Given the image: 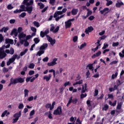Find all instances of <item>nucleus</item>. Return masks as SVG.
I'll list each match as a JSON object with an SVG mask.
<instances>
[{"label":"nucleus","instance_id":"nucleus-1","mask_svg":"<svg viewBox=\"0 0 124 124\" xmlns=\"http://www.w3.org/2000/svg\"><path fill=\"white\" fill-rule=\"evenodd\" d=\"M24 82H25V78L18 77L13 79V78H12L10 79V83L9 84L8 87H10L11 85H15L16 84H18V83L22 84L24 83Z\"/></svg>","mask_w":124,"mask_h":124},{"label":"nucleus","instance_id":"nucleus-2","mask_svg":"<svg viewBox=\"0 0 124 124\" xmlns=\"http://www.w3.org/2000/svg\"><path fill=\"white\" fill-rule=\"evenodd\" d=\"M22 115V112L19 111L18 112L16 113L14 115L13 117L15 118L13 119L12 124H16L17 122L19 120V118L21 117Z\"/></svg>","mask_w":124,"mask_h":124},{"label":"nucleus","instance_id":"nucleus-3","mask_svg":"<svg viewBox=\"0 0 124 124\" xmlns=\"http://www.w3.org/2000/svg\"><path fill=\"white\" fill-rule=\"evenodd\" d=\"M62 114V106L58 107L53 112V115H55L56 116H57L58 115L61 116Z\"/></svg>","mask_w":124,"mask_h":124},{"label":"nucleus","instance_id":"nucleus-4","mask_svg":"<svg viewBox=\"0 0 124 124\" xmlns=\"http://www.w3.org/2000/svg\"><path fill=\"white\" fill-rule=\"evenodd\" d=\"M39 76V74H36L35 75V77H27L26 78V82L27 83H29V82H31V83H32L34 80H35V78H38V77Z\"/></svg>","mask_w":124,"mask_h":124},{"label":"nucleus","instance_id":"nucleus-5","mask_svg":"<svg viewBox=\"0 0 124 124\" xmlns=\"http://www.w3.org/2000/svg\"><path fill=\"white\" fill-rule=\"evenodd\" d=\"M74 20V18L69 19L67 21H66L65 22V29L70 28L72 25V23H71V22H73Z\"/></svg>","mask_w":124,"mask_h":124},{"label":"nucleus","instance_id":"nucleus-6","mask_svg":"<svg viewBox=\"0 0 124 124\" xmlns=\"http://www.w3.org/2000/svg\"><path fill=\"white\" fill-rule=\"evenodd\" d=\"M46 38L48 42H50L52 46H54V44H56V39H53L50 36L46 35Z\"/></svg>","mask_w":124,"mask_h":124},{"label":"nucleus","instance_id":"nucleus-7","mask_svg":"<svg viewBox=\"0 0 124 124\" xmlns=\"http://www.w3.org/2000/svg\"><path fill=\"white\" fill-rule=\"evenodd\" d=\"M55 25L53 24H51L50 31H59V30H60V26H57L55 29Z\"/></svg>","mask_w":124,"mask_h":124},{"label":"nucleus","instance_id":"nucleus-8","mask_svg":"<svg viewBox=\"0 0 124 124\" xmlns=\"http://www.w3.org/2000/svg\"><path fill=\"white\" fill-rule=\"evenodd\" d=\"M57 61L58 58H54L51 62L47 63L48 66H54V65H56Z\"/></svg>","mask_w":124,"mask_h":124},{"label":"nucleus","instance_id":"nucleus-9","mask_svg":"<svg viewBox=\"0 0 124 124\" xmlns=\"http://www.w3.org/2000/svg\"><path fill=\"white\" fill-rule=\"evenodd\" d=\"M25 9V11H27L29 14H31V12H32L33 8L32 7V6H31L30 7L26 6Z\"/></svg>","mask_w":124,"mask_h":124},{"label":"nucleus","instance_id":"nucleus-10","mask_svg":"<svg viewBox=\"0 0 124 124\" xmlns=\"http://www.w3.org/2000/svg\"><path fill=\"white\" fill-rule=\"evenodd\" d=\"M7 56V54L4 51H0V60H2L3 59H4Z\"/></svg>","mask_w":124,"mask_h":124},{"label":"nucleus","instance_id":"nucleus-11","mask_svg":"<svg viewBox=\"0 0 124 124\" xmlns=\"http://www.w3.org/2000/svg\"><path fill=\"white\" fill-rule=\"evenodd\" d=\"M47 47H48V44L44 43L43 44V45L40 46L39 49L42 51H44V50H45L46 48H47Z\"/></svg>","mask_w":124,"mask_h":124},{"label":"nucleus","instance_id":"nucleus-12","mask_svg":"<svg viewBox=\"0 0 124 124\" xmlns=\"http://www.w3.org/2000/svg\"><path fill=\"white\" fill-rule=\"evenodd\" d=\"M101 55V51H98L97 53L94 54L92 56V59H95L96 57H99Z\"/></svg>","mask_w":124,"mask_h":124},{"label":"nucleus","instance_id":"nucleus-13","mask_svg":"<svg viewBox=\"0 0 124 124\" xmlns=\"http://www.w3.org/2000/svg\"><path fill=\"white\" fill-rule=\"evenodd\" d=\"M49 33V31H41L40 32V36L42 37L43 38V37H45V36L47 37V34Z\"/></svg>","mask_w":124,"mask_h":124},{"label":"nucleus","instance_id":"nucleus-14","mask_svg":"<svg viewBox=\"0 0 124 124\" xmlns=\"http://www.w3.org/2000/svg\"><path fill=\"white\" fill-rule=\"evenodd\" d=\"M51 77H52V75L49 74L48 77L45 76L43 78V79L46 80V82H49V80H50V79H51Z\"/></svg>","mask_w":124,"mask_h":124},{"label":"nucleus","instance_id":"nucleus-15","mask_svg":"<svg viewBox=\"0 0 124 124\" xmlns=\"http://www.w3.org/2000/svg\"><path fill=\"white\" fill-rule=\"evenodd\" d=\"M5 43L7 44H13V43H14V42L13 41V40H12V39H5Z\"/></svg>","mask_w":124,"mask_h":124},{"label":"nucleus","instance_id":"nucleus-16","mask_svg":"<svg viewBox=\"0 0 124 124\" xmlns=\"http://www.w3.org/2000/svg\"><path fill=\"white\" fill-rule=\"evenodd\" d=\"M87 46V43L86 42H84L83 44H81L80 46H78V48L79 50H82L83 48H85Z\"/></svg>","mask_w":124,"mask_h":124},{"label":"nucleus","instance_id":"nucleus-17","mask_svg":"<svg viewBox=\"0 0 124 124\" xmlns=\"http://www.w3.org/2000/svg\"><path fill=\"white\" fill-rule=\"evenodd\" d=\"M71 13L72 15H76L78 13V9H73Z\"/></svg>","mask_w":124,"mask_h":124},{"label":"nucleus","instance_id":"nucleus-18","mask_svg":"<svg viewBox=\"0 0 124 124\" xmlns=\"http://www.w3.org/2000/svg\"><path fill=\"white\" fill-rule=\"evenodd\" d=\"M118 74H119V73L117 71L115 72V74H113L111 76V80H114L115 78H117V77H118Z\"/></svg>","mask_w":124,"mask_h":124},{"label":"nucleus","instance_id":"nucleus-19","mask_svg":"<svg viewBox=\"0 0 124 124\" xmlns=\"http://www.w3.org/2000/svg\"><path fill=\"white\" fill-rule=\"evenodd\" d=\"M44 53H45V51L40 50V51L37 52L36 56H39V57H40V56L43 55V54H44Z\"/></svg>","mask_w":124,"mask_h":124},{"label":"nucleus","instance_id":"nucleus-20","mask_svg":"<svg viewBox=\"0 0 124 124\" xmlns=\"http://www.w3.org/2000/svg\"><path fill=\"white\" fill-rule=\"evenodd\" d=\"M93 31V28L92 26H90L86 28L85 31Z\"/></svg>","mask_w":124,"mask_h":124},{"label":"nucleus","instance_id":"nucleus-21","mask_svg":"<svg viewBox=\"0 0 124 124\" xmlns=\"http://www.w3.org/2000/svg\"><path fill=\"white\" fill-rule=\"evenodd\" d=\"M83 83V80H80L76 82V83L73 84V86H76V85H81Z\"/></svg>","mask_w":124,"mask_h":124},{"label":"nucleus","instance_id":"nucleus-22","mask_svg":"<svg viewBox=\"0 0 124 124\" xmlns=\"http://www.w3.org/2000/svg\"><path fill=\"white\" fill-rule=\"evenodd\" d=\"M73 97L72 96V102L71 103H72L73 104H77V102H78V99L77 98H74L72 99Z\"/></svg>","mask_w":124,"mask_h":124},{"label":"nucleus","instance_id":"nucleus-23","mask_svg":"<svg viewBox=\"0 0 124 124\" xmlns=\"http://www.w3.org/2000/svg\"><path fill=\"white\" fill-rule=\"evenodd\" d=\"M106 11H109V8H105L103 10L100 11L101 14H103L106 12Z\"/></svg>","mask_w":124,"mask_h":124},{"label":"nucleus","instance_id":"nucleus-24","mask_svg":"<svg viewBox=\"0 0 124 124\" xmlns=\"http://www.w3.org/2000/svg\"><path fill=\"white\" fill-rule=\"evenodd\" d=\"M6 114L7 115H9V114H10V113L9 112H8L7 110H5L1 114V118H3V117H4L5 116V115H6Z\"/></svg>","mask_w":124,"mask_h":124},{"label":"nucleus","instance_id":"nucleus-25","mask_svg":"<svg viewBox=\"0 0 124 124\" xmlns=\"http://www.w3.org/2000/svg\"><path fill=\"white\" fill-rule=\"evenodd\" d=\"M38 5L40 6V9H43L44 7H45V5H44L42 2H39L38 3Z\"/></svg>","mask_w":124,"mask_h":124},{"label":"nucleus","instance_id":"nucleus-26","mask_svg":"<svg viewBox=\"0 0 124 124\" xmlns=\"http://www.w3.org/2000/svg\"><path fill=\"white\" fill-rule=\"evenodd\" d=\"M121 5H124V3L123 2H118L116 3V7H121Z\"/></svg>","mask_w":124,"mask_h":124},{"label":"nucleus","instance_id":"nucleus-27","mask_svg":"<svg viewBox=\"0 0 124 124\" xmlns=\"http://www.w3.org/2000/svg\"><path fill=\"white\" fill-rule=\"evenodd\" d=\"M88 67L89 69H90V70H93V64L92 63L89 64L86 67V69H88Z\"/></svg>","mask_w":124,"mask_h":124},{"label":"nucleus","instance_id":"nucleus-28","mask_svg":"<svg viewBox=\"0 0 124 124\" xmlns=\"http://www.w3.org/2000/svg\"><path fill=\"white\" fill-rule=\"evenodd\" d=\"M33 41L35 44H38L40 42V40L38 38H35L33 39Z\"/></svg>","mask_w":124,"mask_h":124},{"label":"nucleus","instance_id":"nucleus-29","mask_svg":"<svg viewBox=\"0 0 124 124\" xmlns=\"http://www.w3.org/2000/svg\"><path fill=\"white\" fill-rule=\"evenodd\" d=\"M109 109V106L108 105L106 104L104 105V108H103V111L104 110V111H107Z\"/></svg>","mask_w":124,"mask_h":124},{"label":"nucleus","instance_id":"nucleus-30","mask_svg":"<svg viewBox=\"0 0 124 124\" xmlns=\"http://www.w3.org/2000/svg\"><path fill=\"white\" fill-rule=\"evenodd\" d=\"M29 96V90L28 89L24 90V96L25 97H27V96Z\"/></svg>","mask_w":124,"mask_h":124},{"label":"nucleus","instance_id":"nucleus-31","mask_svg":"<svg viewBox=\"0 0 124 124\" xmlns=\"http://www.w3.org/2000/svg\"><path fill=\"white\" fill-rule=\"evenodd\" d=\"M27 52H28V48L25 49L23 51L21 52L20 54V56L23 57V56H24V55H25Z\"/></svg>","mask_w":124,"mask_h":124},{"label":"nucleus","instance_id":"nucleus-32","mask_svg":"<svg viewBox=\"0 0 124 124\" xmlns=\"http://www.w3.org/2000/svg\"><path fill=\"white\" fill-rule=\"evenodd\" d=\"M8 30H9L8 27H4L0 30V31H7Z\"/></svg>","mask_w":124,"mask_h":124},{"label":"nucleus","instance_id":"nucleus-33","mask_svg":"<svg viewBox=\"0 0 124 124\" xmlns=\"http://www.w3.org/2000/svg\"><path fill=\"white\" fill-rule=\"evenodd\" d=\"M64 16V15H61L60 16H57V17H55V20L56 21V22H58V21L60 20V19H62V18H63V16Z\"/></svg>","mask_w":124,"mask_h":124},{"label":"nucleus","instance_id":"nucleus-34","mask_svg":"<svg viewBox=\"0 0 124 124\" xmlns=\"http://www.w3.org/2000/svg\"><path fill=\"white\" fill-rule=\"evenodd\" d=\"M20 10H21V12H23V11H26V6H25V5H21L20 6Z\"/></svg>","mask_w":124,"mask_h":124},{"label":"nucleus","instance_id":"nucleus-35","mask_svg":"<svg viewBox=\"0 0 124 124\" xmlns=\"http://www.w3.org/2000/svg\"><path fill=\"white\" fill-rule=\"evenodd\" d=\"M34 66H35V65L33 63H31L29 65V68H31V69L34 68Z\"/></svg>","mask_w":124,"mask_h":124},{"label":"nucleus","instance_id":"nucleus-36","mask_svg":"<svg viewBox=\"0 0 124 124\" xmlns=\"http://www.w3.org/2000/svg\"><path fill=\"white\" fill-rule=\"evenodd\" d=\"M55 105H56V102L54 101L52 105H51V107H50V111H52L53 109H54V108L55 107Z\"/></svg>","mask_w":124,"mask_h":124},{"label":"nucleus","instance_id":"nucleus-37","mask_svg":"<svg viewBox=\"0 0 124 124\" xmlns=\"http://www.w3.org/2000/svg\"><path fill=\"white\" fill-rule=\"evenodd\" d=\"M7 8L8 10H11V9H13L14 8V7L12 6V5L10 4L7 5Z\"/></svg>","mask_w":124,"mask_h":124},{"label":"nucleus","instance_id":"nucleus-38","mask_svg":"<svg viewBox=\"0 0 124 124\" xmlns=\"http://www.w3.org/2000/svg\"><path fill=\"white\" fill-rule=\"evenodd\" d=\"M86 104L88 107H92V104L91 103V100H88L86 101Z\"/></svg>","mask_w":124,"mask_h":124},{"label":"nucleus","instance_id":"nucleus-39","mask_svg":"<svg viewBox=\"0 0 124 124\" xmlns=\"http://www.w3.org/2000/svg\"><path fill=\"white\" fill-rule=\"evenodd\" d=\"M108 98H110L111 99V100H113L114 99V95L112 94H108Z\"/></svg>","mask_w":124,"mask_h":124},{"label":"nucleus","instance_id":"nucleus-40","mask_svg":"<svg viewBox=\"0 0 124 124\" xmlns=\"http://www.w3.org/2000/svg\"><path fill=\"white\" fill-rule=\"evenodd\" d=\"M78 40V36H75L73 38V42H77Z\"/></svg>","mask_w":124,"mask_h":124},{"label":"nucleus","instance_id":"nucleus-41","mask_svg":"<svg viewBox=\"0 0 124 124\" xmlns=\"http://www.w3.org/2000/svg\"><path fill=\"white\" fill-rule=\"evenodd\" d=\"M45 107L46 108V109H49V110H50L51 109V104L48 103L46 105Z\"/></svg>","mask_w":124,"mask_h":124},{"label":"nucleus","instance_id":"nucleus-42","mask_svg":"<svg viewBox=\"0 0 124 124\" xmlns=\"http://www.w3.org/2000/svg\"><path fill=\"white\" fill-rule=\"evenodd\" d=\"M21 12H22V10H21L20 9L18 10L16 9L15 11H14V14H17L18 13H21Z\"/></svg>","mask_w":124,"mask_h":124},{"label":"nucleus","instance_id":"nucleus-43","mask_svg":"<svg viewBox=\"0 0 124 124\" xmlns=\"http://www.w3.org/2000/svg\"><path fill=\"white\" fill-rule=\"evenodd\" d=\"M72 96H71L69 98V101L68 102V103L66 105V106L67 107H68V106H69V104H70L72 102Z\"/></svg>","mask_w":124,"mask_h":124},{"label":"nucleus","instance_id":"nucleus-44","mask_svg":"<svg viewBox=\"0 0 124 124\" xmlns=\"http://www.w3.org/2000/svg\"><path fill=\"white\" fill-rule=\"evenodd\" d=\"M33 25L35 26L37 28L39 27V23L37 21H34L33 22Z\"/></svg>","mask_w":124,"mask_h":124},{"label":"nucleus","instance_id":"nucleus-45","mask_svg":"<svg viewBox=\"0 0 124 124\" xmlns=\"http://www.w3.org/2000/svg\"><path fill=\"white\" fill-rule=\"evenodd\" d=\"M56 1V0H49V3L50 4H51V5H55V2Z\"/></svg>","mask_w":124,"mask_h":124},{"label":"nucleus","instance_id":"nucleus-46","mask_svg":"<svg viewBox=\"0 0 124 124\" xmlns=\"http://www.w3.org/2000/svg\"><path fill=\"white\" fill-rule=\"evenodd\" d=\"M113 4V1H112V0H109L107 2L106 5L107 6H109V5H111V4Z\"/></svg>","mask_w":124,"mask_h":124},{"label":"nucleus","instance_id":"nucleus-47","mask_svg":"<svg viewBox=\"0 0 124 124\" xmlns=\"http://www.w3.org/2000/svg\"><path fill=\"white\" fill-rule=\"evenodd\" d=\"M108 46H109V45H108V44L105 43L104 44L103 47L102 48V50H105V49H106V48H107Z\"/></svg>","mask_w":124,"mask_h":124},{"label":"nucleus","instance_id":"nucleus-48","mask_svg":"<svg viewBox=\"0 0 124 124\" xmlns=\"http://www.w3.org/2000/svg\"><path fill=\"white\" fill-rule=\"evenodd\" d=\"M29 45H30V43H29L27 40H25V43L24 44V46H25V47H28Z\"/></svg>","mask_w":124,"mask_h":124},{"label":"nucleus","instance_id":"nucleus-49","mask_svg":"<svg viewBox=\"0 0 124 124\" xmlns=\"http://www.w3.org/2000/svg\"><path fill=\"white\" fill-rule=\"evenodd\" d=\"M19 37H20V38H23V37H26V34L21 33L20 34H19Z\"/></svg>","mask_w":124,"mask_h":124},{"label":"nucleus","instance_id":"nucleus-50","mask_svg":"<svg viewBox=\"0 0 124 124\" xmlns=\"http://www.w3.org/2000/svg\"><path fill=\"white\" fill-rule=\"evenodd\" d=\"M14 49L12 47H11L10 50V54L11 55H13L14 54Z\"/></svg>","mask_w":124,"mask_h":124},{"label":"nucleus","instance_id":"nucleus-51","mask_svg":"<svg viewBox=\"0 0 124 124\" xmlns=\"http://www.w3.org/2000/svg\"><path fill=\"white\" fill-rule=\"evenodd\" d=\"M119 43L118 42H117L116 43H112V46L113 47H117V46H119Z\"/></svg>","mask_w":124,"mask_h":124},{"label":"nucleus","instance_id":"nucleus-52","mask_svg":"<svg viewBox=\"0 0 124 124\" xmlns=\"http://www.w3.org/2000/svg\"><path fill=\"white\" fill-rule=\"evenodd\" d=\"M117 63H118V61H113L109 63V65H112V64H117Z\"/></svg>","mask_w":124,"mask_h":124},{"label":"nucleus","instance_id":"nucleus-53","mask_svg":"<svg viewBox=\"0 0 124 124\" xmlns=\"http://www.w3.org/2000/svg\"><path fill=\"white\" fill-rule=\"evenodd\" d=\"M86 96H87V93H85V94H81L80 95V98L81 99H83V98H85Z\"/></svg>","mask_w":124,"mask_h":124},{"label":"nucleus","instance_id":"nucleus-54","mask_svg":"<svg viewBox=\"0 0 124 124\" xmlns=\"http://www.w3.org/2000/svg\"><path fill=\"white\" fill-rule=\"evenodd\" d=\"M67 86H70V82L67 81L64 84V87H65V88H66Z\"/></svg>","mask_w":124,"mask_h":124},{"label":"nucleus","instance_id":"nucleus-55","mask_svg":"<svg viewBox=\"0 0 124 124\" xmlns=\"http://www.w3.org/2000/svg\"><path fill=\"white\" fill-rule=\"evenodd\" d=\"M27 15V14L25 12L22 13L21 14V15H20V17H21V18H24V17H25V16Z\"/></svg>","mask_w":124,"mask_h":124},{"label":"nucleus","instance_id":"nucleus-56","mask_svg":"<svg viewBox=\"0 0 124 124\" xmlns=\"http://www.w3.org/2000/svg\"><path fill=\"white\" fill-rule=\"evenodd\" d=\"M18 109H23L24 108V104H20L18 107Z\"/></svg>","mask_w":124,"mask_h":124},{"label":"nucleus","instance_id":"nucleus-57","mask_svg":"<svg viewBox=\"0 0 124 124\" xmlns=\"http://www.w3.org/2000/svg\"><path fill=\"white\" fill-rule=\"evenodd\" d=\"M29 74L30 76H31V75H33L34 74V71L33 70H31L29 72Z\"/></svg>","mask_w":124,"mask_h":124},{"label":"nucleus","instance_id":"nucleus-58","mask_svg":"<svg viewBox=\"0 0 124 124\" xmlns=\"http://www.w3.org/2000/svg\"><path fill=\"white\" fill-rule=\"evenodd\" d=\"M28 101H32V100H33V96H31L30 97H29L28 99H27Z\"/></svg>","mask_w":124,"mask_h":124},{"label":"nucleus","instance_id":"nucleus-59","mask_svg":"<svg viewBox=\"0 0 124 124\" xmlns=\"http://www.w3.org/2000/svg\"><path fill=\"white\" fill-rule=\"evenodd\" d=\"M98 94V90L95 89L94 91V96H96Z\"/></svg>","mask_w":124,"mask_h":124},{"label":"nucleus","instance_id":"nucleus-60","mask_svg":"<svg viewBox=\"0 0 124 124\" xmlns=\"http://www.w3.org/2000/svg\"><path fill=\"white\" fill-rule=\"evenodd\" d=\"M49 61V58L48 57H46V58L43 59V62H47Z\"/></svg>","mask_w":124,"mask_h":124},{"label":"nucleus","instance_id":"nucleus-61","mask_svg":"<svg viewBox=\"0 0 124 124\" xmlns=\"http://www.w3.org/2000/svg\"><path fill=\"white\" fill-rule=\"evenodd\" d=\"M121 108H122V105L121 104H118L117 106V108H116V109L117 110H120V109H121Z\"/></svg>","mask_w":124,"mask_h":124},{"label":"nucleus","instance_id":"nucleus-62","mask_svg":"<svg viewBox=\"0 0 124 124\" xmlns=\"http://www.w3.org/2000/svg\"><path fill=\"white\" fill-rule=\"evenodd\" d=\"M34 112L35 111L34 109L30 112V117H31V116H33V115H34Z\"/></svg>","mask_w":124,"mask_h":124},{"label":"nucleus","instance_id":"nucleus-63","mask_svg":"<svg viewBox=\"0 0 124 124\" xmlns=\"http://www.w3.org/2000/svg\"><path fill=\"white\" fill-rule=\"evenodd\" d=\"M16 21V20L15 19H11V20H10V21H9V23H10V24H15Z\"/></svg>","mask_w":124,"mask_h":124},{"label":"nucleus","instance_id":"nucleus-64","mask_svg":"<svg viewBox=\"0 0 124 124\" xmlns=\"http://www.w3.org/2000/svg\"><path fill=\"white\" fill-rule=\"evenodd\" d=\"M82 124V122L81 121H80V119L79 118H78L77 120L76 124Z\"/></svg>","mask_w":124,"mask_h":124}]
</instances>
